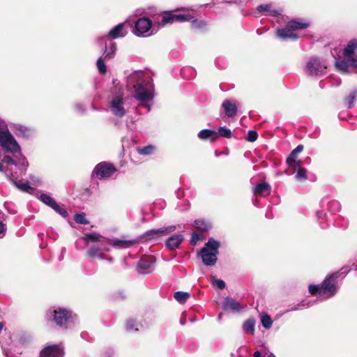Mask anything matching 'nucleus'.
Masks as SVG:
<instances>
[{"label":"nucleus","instance_id":"f257e3e1","mask_svg":"<svg viewBox=\"0 0 357 357\" xmlns=\"http://www.w3.org/2000/svg\"><path fill=\"white\" fill-rule=\"evenodd\" d=\"M0 146L5 152L18 154L15 157H11L9 155H5L3 157L2 162L7 165L6 174L8 175L10 173L12 176H16L17 172L13 171V167L18 169L20 174H25L29 162L22 153L21 146L10 131L0 137Z\"/></svg>","mask_w":357,"mask_h":357},{"label":"nucleus","instance_id":"f03ea898","mask_svg":"<svg viewBox=\"0 0 357 357\" xmlns=\"http://www.w3.org/2000/svg\"><path fill=\"white\" fill-rule=\"evenodd\" d=\"M126 83L128 91L144 106L153 99L154 85L148 73L142 70L132 72L127 77Z\"/></svg>","mask_w":357,"mask_h":357},{"label":"nucleus","instance_id":"7ed1b4c3","mask_svg":"<svg viewBox=\"0 0 357 357\" xmlns=\"http://www.w3.org/2000/svg\"><path fill=\"white\" fill-rule=\"evenodd\" d=\"M340 273L337 272L328 275L321 285H309V291L312 295L318 294L324 299L333 297L337 292V279Z\"/></svg>","mask_w":357,"mask_h":357},{"label":"nucleus","instance_id":"20e7f679","mask_svg":"<svg viewBox=\"0 0 357 357\" xmlns=\"http://www.w3.org/2000/svg\"><path fill=\"white\" fill-rule=\"evenodd\" d=\"M220 245L219 241L210 238L204 247L199 252L198 255L205 266H213L216 264Z\"/></svg>","mask_w":357,"mask_h":357},{"label":"nucleus","instance_id":"39448f33","mask_svg":"<svg viewBox=\"0 0 357 357\" xmlns=\"http://www.w3.org/2000/svg\"><path fill=\"white\" fill-rule=\"evenodd\" d=\"M309 26V23L303 20H291L286 26L282 29H278L276 35L282 40L296 39L298 35L294 33L295 31L306 29Z\"/></svg>","mask_w":357,"mask_h":357},{"label":"nucleus","instance_id":"423d86ee","mask_svg":"<svg viewBox=\"0 0 357 357\" xmlns=\"http://www.w3.org/2000/svg\"><path fill=\"white\" fill-rule=\"evenodd\" d=\"M193 18L190 14H174L170 12L163 13L161 16H158L154 19L155 24H158V27L165 26L168 23L174 22L190 21Z\"/></svg>","mask_w":357,"mask_h":357},{"label":"nucleus","instance_id":"0eeeda50","mask_svg":"<svg viewBox=\"0 0 357 357\" xmlns=\"http://www.w3.org/2000/svg\"><path fill=\"white\" fill-rule=\"evenodd\" d=\"M154 25L148 17L139 18L135 24L133 33L138 37L149 36L153 33Z\"/></svg>","mask_w":357,"mask_h":357},{"label":"nucleus","instance_id":"6e6552de","mask_svg":"<svg viewBox=\"0 0 357 357\" xmlns=\"http://www.w3.org/2000/svg\"><path fill=\"white\" fill-rule=\"evenodd\" d=\"M54 320L56 324L60 326L68 325L70 324H75L77 321V317L73 315L72 312L65 308L59 307L54 310Z\"/></svg>","mask_w":357,"mask_h":357},{"label":"nucleus","instance_id":"1a4fd4ad","mask_svg":"<svg viewBox=\"0 0 357 357\" xmlns=\"http://www.w3.org/2000/svg\"><path fill=\"white\" fill-rule=\"evenodd\" d=\"M124 105L123 93L119 91L112 98L109 109L114 116L122 117L126 113Z\"/></svg>","mask_w":357,"mask_h":357},{"label":"nucleus","instance_id":"9d476101","mask_svg":"<svg viewBox=\"0 0 357 357\" xmlns=\"http://www.w3.org/2000/svg\"><path fill=\"white\" fill-rule=\"evenodd\" d=\"M327 66L317 58H311L306 63L305 73L310 76H321L326 73Z\"/></svg>","mask_w":357,"mask_h":357},{"label":"nucleus","instance_id":"9b49d317","mask_svg":"<svg viewBox=\"0 0 357 357\" xmlns=\"http://www.w3.org/2000/svg\"><path fill=\"white\" fill-rule=\"evenodd\" d=\"M176 229V227L175 225H169L160 229H151L145 232L140 238L145 241L157 239L161 236H165L174 232Z\"/></svg>","mask_w":357,"mask_h":357},{"label":"nucleus","instance_id":"f8f14e48","mask_svg":"<svg viewBox=\"0 0 357 357\" xmlns=\"http://www.w3.org/2000/svg\"><path fill=\"white\" fill-rule=\"evenodd\" d=\"M116 172L115 167L109 163L100 162L94 168L92 175L98 179L110 177Z\"/></svg>","mask_w":357,"mask_h":357},{"label":"nucleus","instance_id":"ddd939ff","mask_svg":"<svg viewBox=\"0 0 357 357\" xmlns=\"http://www.w3.org/2000/svg\"><path fill=\"white\" fill-rule=\"evenodd\" d=\"M63 349L59 345H50L45 347L40 352V357H63Z\"/></svg>","mask_w":357,"mask_h":357},{"label":"nucleus","instance_id":"4468645a","mask_svg":"<svg viewBox=\"0 0 357 357\" xmlns=\"http://www.w3.org/2000/svg\"><path fill=\"white\" fill-rule=\"evenodd\" d=\"M155 259L153 257H143L137 264L138 271L140 273H146L154 264Z\"/></svg>","mask_w":357,"mask_h":357},{"label":"nucleus","instance_id":"2eb2a0df","mask_svg":"<svg viewBox=\"0 0 357 357\" xmlns=\"http://www.w3.org/2000/svg\"><path fill=\"white\" fill-rule=\"evenodd\" d=\"M13 171L14 172H17V175L16 176H12L10 175V174L9 173L8 175H6L7 177L9 178L10 181L17 188H19L20 190H22V191H24V192H29V190H31V187L29 185V183L27 182H22V181H16L13 179V178H17L19 176H21V175H23L24 174H20V172H19V170L17 168H16L15 167V168L13 167Z\"/></svg>","mask_w":357,"mask_h":357},{"label":"nucleus","instance_id":"dca6fc26","mask_svg":"<svg viewBox=\"0 0 357 357\" xmlns=\"http://www.w3.org/2000/svg\"><path fill=\"white\" fill-rule=\"evenodd\" d=\"M125 23H121L113 27L108 33V37L111 39L123 38L126 35L124 29Z\"/></svg>","mask_w":357,"mask_h":357},{"label":"nucleus","instance_id":"f3484780","mask_svg":"<svg viewBox=\"0 0 357 357\" xmlns=\"http://www.w3.org/2000/svg\"><path fill=\"white\" fill-rule=\"evenodd\" d=\"M253 194L255 196H266L271 192V186L266 182L260 183L253 188Z\"/></svg>","mask_w":357,"mask_h":357},{"label":"nucleus","instance_id":"a211bd4d","mask_svg":"<svg viewBox=\"0 0 357 357\" xmlns=\"http://www.w3.org/2000/svg\"><path fill=\"white\" fill-rule=\"evenodd\" d=\"M321 206L323 208L325 206H327L328 209L331 213H333L339 212L341 209V205L338 201H337V200L328 201V198H324L321 199Z\"/></svg>","mask_w":357,"mask_h":357},{"label":"nucleus","instance_id":"6ab92c4d","mask_svg":"<svg viewBox=\"0 0 357 357\" xmlns=\"http://www.w3.org/2000/svg\"><path fill=\"white\" fill-rule=\"evenodd\" d=\"M183 239L182 234L173 235L166 241V246L170 250H175L179 247Z\"/></svg>","mask_w":357,"mask_h":357},{"label":"nucleus","instance_id":"aec40b11","mask_svg":"<svg viewBox=\"0 0 357 357\" xmlns=\"http://www.w3.org/2000/svg\"><path fill=\"white\" fill-rule=\"evenodd\" d=\"M222 107L225 110V114L228 117H233L237 113V107L235 102L230 100H225L222 103Z\"/></svg>","mask_w":357,"mask_h":357},{"label":"nucleus","instance_id":"412c9836","mask_svg":"<svg viewBox=\"0 0 357 357\" xmlns=\"http://www.w3.org/2000/svg\"><path fill=\"white\" fill-rule=\"evenodd\" d=\"M107 243L109 245H113L114 247L119 248H126L132 246L135 244V241H127V240H121L118 238L107 239Z\"/></svg>","mask_w":357,"mask_h":357},{"label":"nucleus","instance_id":"4be33fe9","mask_svg":"<svg viewBox=\"0 0 357 357\" xmlns=\"http://www.w3.org/2000/svg\"><path fill=\"white\" fill-rule=\"evenodd\" d=\"M223 309L225 310H230L232 312H238L241 306L238 302L230 297H227L223 303Z\"/></svg>","mask_w":357,"mask_h":357},{"label":"nucleus","instance_id":"5701e85b","mask_svg":"<svg viewBox=\"0 0 357 357\" xmlns=\"http://www.w3.org/2000/svg\"><path fill=\"white\" fill-rule=\"evenodd\" d=\"M198 137L201 139H210L211 141H215L218 137V134L215 130L204 129L199 132Z\"/></svg>","mask_w":357,"mask_h":357},{"label":"nucleus","instance_id":"b1692460","mask_svg":"<svg viewBox=\"0 0 357 357\" xmlns=\"http://www.w3.org/2000/svg\"><path fill=\"white\" fill-rule=\"evenodd\" d=\"M194 227L198 230L206 231L209 230L212 227V225L210 222L204 220H197L193 223Z\"/></svg>","mask_w":357,"mask_h":357},{"label":"nucleus","instance_id":"393cba45","mask_svg":"<svg viewBox=\"0 0 357 357\" xmlns=\"http://www.w3.org/2000/svg\"><path fill=\"white\" fill-rule=\"evenodd\" d=\"M357 48V39H352L349 42L347 47L344 49L343 54L345 56H350L354 53L355 50Z\"/></svg>","mask_w":357,"mask_h":357},{"label":"nucleus","instance_id":"a878e982","mask_svg":"<svg viewBox=\"0 0 357 357\" xmlns=\"http://www.w3.org/2000/svg\"><path fill=\"white\" fill-rule=\"evenodd\" d=\"M259 12H262L265 15L275 16L279 14L278 11L273 9L270 4L260 5L257 8Z\"/></svg>","mask_w":357,"mask_h":357},{"label":"nucleus","instance_id":"bb28decb","mask_svg":"<svg viewBox=\"0 0 357 357\" xmlns=\"http://www.w3.org/2000/svg\"><path fill=\"white\" fill-rule=\"evenodd\" d=\"M297 155L293 151L287 159L289 167L296 169L301 165V161L297 160Z\"/></svg>","mask_w":357,"mask_h":357},{"label":"nucleus","instance_id":"cd10ccee","mask_svg":"<svg viewBox=\"0 0 357 357\" xmlns=\"http://www.w3.org/2000/svg\"><path fill=\"white\" fill-rule=\"evenodd\" d=\"M101 238H102V236L100 234L93 232V233H88V234H85L82 237V239L86 243H89V242H99V241H100Z\"/></svg>","mask_w":357,"mask_h":357},{"label":"nucleus","instance_id":"c85d7f7f","mask_svg":"<svg viewBox=\"0 0 357 357\" xmlns=\"http://www.w3.org/2000/svg\"><path fill=\"white\" fill-rule=\"evenodd\" d=\"M139 326L140 324L132 319H128L126 324V328L130 333L138 331Z\"/></svg>","mask_w":357,"mask_h":357},{"label":"nucleus","instance_id":"c756f323","mask_svg":"<svg viewBox=\"0 0 357 357\" xmlns=\"http://www.w3.org/2000/svg\"><path fill=\"white\" fill-rule=\"evenodd\" d=\"M255 321L253 319L245 321L243 324V330L250 334H254Z\"/></svg>","mask_w":357,"mask_h":357},{"label":"nucleus","instance_id":"7c9ffc66","mask_svg":"<svg viewBox=\"0 0 357 357\" xmlns=\"http://www.w3.org/2000/svg\"><path fill=\"white\" fill-rule=\"evenodd\" d=\"M357 96V91L354 90L348 95V96L345 98V103L347 105L348 108H352L354 106V100Z\"/></svg>","mask_w":357,"mask_h":357},{"label":"nucleus","instance_id":"2f4dec72","mask_svg":"<svg viewBox=\"0 0 357 357\" xmlns=\"http://www.w3.org/2000/svg\"><path fill=\"white\" fill-rule=\"evenodd\" d=\"M40 199L46 205L49 206L52 208L56 205V202L49 195L42 194L40 197Z\"/></svg>","mask_w":357,"mask_h":357},{"label":"nucleus","instance_id":"473e14b6","mask_svg":"<svg viewBox=\"0 0 357 357\" xmlns=\"http://www.w3.org/2000/svg\"><path fill=\"white\" fill-rule=\"evenodd\" d=\"M190 297V294L187 292L176 291L174 293V298L180 303H184Z\"/></svg>","mask_w":357,"mask_h":357},{"label":"nucleus","instance_id":"72a5a7b5","mask_svg":"<svg viewBox=\"0 0 357 357\" xmlns=\"http://www.w3.org/2000/svg\"><path fill=\"white\" fill-rule=\"evenodd\" d=\"M297 171L296 178L299 181H304L307 178V170L304 167H301V165L295 169Z\"/></svg>","mask_w":357,"mask_h":357},{"label":"nucleus","instance_id":"f704fd0d","mask_svg":"<svg viewBox=\"0 0 357 357\" xmlns=\"http://www.w3.org/2000/svg\"><path fill=\"white\" fill-rule=\"evenodd\" d=\"M335 66L337 68L338 70L343 73H348V68L349 66V61H337L335 63Z\"/></svg>","mask_w":357,"mask_h":357},{"label":"nucleus","instance_id":"c9c22d12","mask_svg":"<svg viewBox=\"0 0 357 357\" xmlns=\"http://www.w3.org/2000/svg\"><path fill=\"white\" fill-rule=\"evenodd\" d=\"M116 51V45L115 43L111 45L108 50H105L104 53V59H110L114 57Z\"/></svg>","mask_w":357,"mask_h":357},{"label":"nucleus","instance_id":"e433bc0d","mask_svg":"<svg viewBox=\"0 0 357 357\" xmlns=\"http://www.w3.org/2000/svg\"><path fill=\"white\" fill-rule=\"evenodd\" d=\"M138 153L141 155H149L152 154L155 151V146L149 145L144 147L137 149Z\"/></svg>","mask_w":357,"mask_h":357},{"label":"nucleus","instance_id":"4c0bfd02","mask_svg":"<svg viewBox=\"0 0 357 357\" xmlns=\"http://www.w3.org/2000/svg\"><path fill=\"white\" fill-rule=\"evenodd\" d=\"M261 322L264 328L266 329H269L273 324L271 317L266 314L261 315Z\"/></svg>","mask_w":357,"mask_h":357},{"label":"nucleus","instance_id":"58836bf2","mask_svg":"<svg viewBox=\"0 0 357 357\" xmlns=\"http://www.w3.org/2000/svg\"><path fill=\"white\" fill-rule=\"evenodd\" d=\"M74 220L77 223L87 225L89 223V220L86 218L84 213H77L74 216Z\"/></svg>","mask_w":357,"mask_h":357},{"label":"nucleus","instance_id":"ea45409f","mask_svg":"<svg viewBox=\"0 0 357 357\" xmlns=\"http://www.w3.org/2000/svg\"><path fill=\"white\" fill-rule=\"evenodd\" d=\"M101 252L99 245H93L87 251V255L89 257L95 258L98 253Z\"/></svg>","mask_w":357,"mask_h":357},{"label":"nucleus","instance_id":"a19ab883","mask_svg":"<svg viewBox=\"0 0 357 357\" xmlns=\"http://www.w3.org/2000/svg\"><path fill=\"white\" fill-rule=\"evenodd\" d=\"M97 68L98 71L101 74H105L107 72V67L105 64L104 59L102 57H100L97 61Z\"/></svg>","mask_w":357,"mask_h":357},{"label":"nucleus","instance_id":"79ce46f5","mask_svg":"<svg viewBox=\"0 0 357 357\" xmlns=\"http://www.w3.org/2000/svg\"><path fill=\"white\" fill-rule=\"evenodd\" d=\"M220 136L226 137V138H230L231 137V132L229 128H227L226 127H220L218 129V133Z\"/></svg>","mask_w":357,"mask_h":357},{"label":"nucleus","instance_id":"37998d69","mask_svg":"<svg viewBox=\"0 0 357 357\" xmlns=\"http://www.w3.org/2000/svg\"><path fill=\"white\" fill-rule=\"evenodd\" d=\"M52 209H54L56 213H59L63 218H66L68 215L67 211L61 208L57 203L52 208Z\"/></svg>","mask_w":357,"mask_h":357},{"label":"nucleus","instance_id":"c03bdc74","mask_svg":"<svg viewBox=\"0 0 357 357\" xmlns=\"http://www.w3.org/2000/svg\"><path fill=\"white\" fill-rule=\"evenodd\" d=\"M9 132L7 124L4 121L0 119V137Z\"/></svg>","mask_w":357,"mask_h":357},{"label":"nucleus","instance_id":"a18cd8bd","mask_svg":"<svg viewBox=\"0 0 357 357\" xmlns=\"http://www.w3.org/2000/svg\"><path fill=\"white\" fill-rule=\"evenodd\" d=\"M258 134L254 130H249L246 139L249 142H253L257 139Z\"/></svg>","mask_w":357,"mask_h":357},{"label":"nucleus","instance_id":"49530a36","mask_svg":"<svg viewBox=\"0 0 357 357\" xmlns=\"http://www.w3.org/2000/svg\"><path fill=\"white\" fill-rule=\"evenodd\" d=\"M253 356L254 357H275V356L271 352H268V351L261 352L259 351H255L253 354Z\"/></svg>","mask_w":357,"mask_h":357},{"label":"nucleus","instance_id":"de8ad7c7","mask_svg":"<svg viewBox=\"0 0 357 357\" xmlns=\"http://www.w3.org/2000/svg\"><path fill=\"white\" fill-rule=\"evenodd\" d=\"M212 283L220 289H222L225 287V282L220 279L213 278Z\"/></svg>","mask_w":357,"mask_h":357},{"label":"nucleus","instance_id":"09e8293b","mask_svg":"<svg viewBox=\"0 0 357 357\" xmlns=\"http://www.w3.org/2000/svg\"><path fill=\"white\" fill-rule=\"evenodd\" d=\"M199 239V236L196 233H193L192 236L191 241H190L191 244L195 245Z\"/></svg>","mask_w":357,"mask_h":357},{"label":"nucleus","instance_id":"8fccbe9b","mask_svg":"<svg viewBox=\"0 0 357 357\" xmlns=\"http://www.w3.org/2000/svg\"><path fill=\"white\" fill-rule=\"evenodd\" d=\"M307 307H309V304L303 303L298 305L296 307H293L291 310H298L301 308Z\"/></svg>","mask_w":357,"mask_h":357},{"label":"nucleus","instance_id":"3c124183","mask_svg":"<svg viewBox=\"0 0 357 357\" xmlns=\"http://www.w3.org/2000/svg\"><path fill=\"white\" fill-rule=\"evenodd\" d=\"M349 66L357 68V59L351 58L348 59Z\"/></svg>","mask_w":357,"mask_h":357},{"label":"nucleus","instance_id":"603ef678","mask_svg":"<svg viewBox=\"0 0 357 357\" xmlns=\"http://www.w3.org/2000/svg\"><path fill=\"white\" fill-rule=\"evenodd\" d=\"M303 146L300 144V145L297 146L296 148L293 150V151L296 154H298L299 153H301L303 151Z\"/></svg>","mask_w":357,"mask_h":357},{"label":"nucleus","instance_id":"864d4df0","mask_svg":"<svg viewBox=\"0 0 357 357\" xmlns=\"http://www.w3.org/2000/svg\"><path fill=\"white\" fill-rule=\"evenodd\" d=\"M326 215V213L324 211H317V217L318 219L322 218Z\"/></svg>","mask_w":357,"mask_h":357},{"label":"nucleus","instance_id":"5fc2aeb1","mask_svg":"<svg viewBox=\"0 0 357 357\" xmlns=\"http://www.w3.org/2000/svg\"><path fill=\"white\" fill-rule=\"evenodd\" d=\"M99 247L100 248L101 252H109L110 250L109 248L102 245H99Z\"/></svg>","mask_w":357,"mask_h":357},{"label":"nucleus","instance_id":"6e6d98bb","mask_svg":"<svg viewBox=\"0 0 357 357\" xmlns=\"http://www.w3.org/2000/svg\"><path fill=\"white\" fill-rule=\"evenodd\" d=\"M98 259H105V255L103 254H102L101 252L98 253V255L96 257Z\"/></svg>","mask_w":357,"mask_h":357},{"label":"nucleus","instance_id":"4d7b16f0","mask_svg":"<svg viewBox=\"0 0 357 357\" xmlns=\"http://www.w3.org/2000/svg\"><path fill=\"white\" fill-rule=\"evenodd\" d=\"M76 109H77V111H79V112H82V111H83L82 107L81 105H77L76 106Z\"/></svg>","mask_w":357,"mask_h":357},{"label":"nucleus","instance_id":"13d9d810","mask_svg":"<svg viewBox=\"0 0 357 357\" xmlns=\"http://www.w3.org/2000/svg\"><path fill=\"white\" fill-rule=\"evenodd\" d=\"M215 155L216 157H219L220 155V153H219L218 151H215Z\"/></svg>","mask_w":357,"mask_h":357},{"label":"nucleus","instance_id":"bf43d9fd","mask_svg":"<svg viewBox=\"0 0 357 357\" xmlns=\"http://www.w3.org/2000/svg\"><path fill=\"white\" fill-rule=\"evenodd\" d=\"M3 324L0 322V332L1 331L2 328H3Z\"/></svg>","mask_w":357,"mask_h":357},{"label":"nucleus","instance_id":"052dcab7","mask_svg":"<svg viewBox=\"0 0 357 357\" xmlns=\"http://www.w3.org/2000/svg\"><path fill=\"white\" fill-rule=\"evenodd\" d=\"M24 129L26 130L25 128H23L22 126H20L19 130L22 131Z\"/></svg>","mask_w":357,"mask_h":357},{"label":"nucleus","instance_id":"680f3d73","mask_svg":"<svg viewBox=\"0 0 357 357\" xmlns=\"http://www.w3.org/2000/svg\"><path fill=\"white\" fill-rule=\"evenodd\" d=\"M222 318V313L218 315V319L220 320Z\"/></svg>","mask_w":357,"mask_h":357},{"label":"nucleus","instance_id":"e2e57ef3","mask_svg":"<svg viewBox=\"0 0 357 357\" xmlns=\"http://www.w3.org/2000/svg\"><path fill=\"white\" fill-rule=\"evenodd\" d=\"M4 354H5L6 356L9 357L6 351H4Z\"/></svg>","mask_w":357,"mask_h":357},{"label":"nucleus","instance_id":"0e129e2a","mask_svg":"<svg viewBox=\"0 0 357 357\" xmlns=\"http://www.w3.org/2000/svg\"><path fill=\"white\" fill-rule=\"evenodd\" d=\"M196 23H197V22H196L195 21H193V22H192L193 26H195V24H196Z\"/></svg>","mask_w":357,"mask_h":357}]
</instances>
